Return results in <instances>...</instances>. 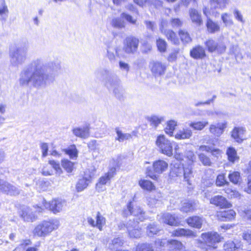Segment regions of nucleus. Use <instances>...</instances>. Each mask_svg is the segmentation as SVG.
I'll return each mask as SVG.
<instances>
[{"label": "nucleus", "mask_w": 251, "mask_h": 251, "mask_svg": "<svg viewBox=\"0 0 251 251\" xmlns=\"http://www.w3.org/2000/svg\"><path fill=\"white\" fill-rule=\"evenodd\" d=\"M61 66L57 61H47L42 58L33 60L21 72L19 79L21 86H33L36 88L45 87L50 83L49 75L60 73Z\"/></svg>", "instance_id": "obj_1"}, {"label": "nucleus", "mask_w": 251, "mask_h": 251, "mask_svg": "<svg viewBox=\"0 0 251 251\" xmlns=\"http://www.w3.org/2000/svg\"><path fill=\"white\" fill-rule=\"evenodd\" d=\"M103 82L104 86L109 92L119 100L123 98L125 91L122 85L119 76L111 69L106 67L102 68L97 72Z\"/></svg>", "instance_id": "obj_2"}, {"label": "nucleus", "mask_w": 251, "mask_h": 251, "mask_svg": "<svg viewBox=\"0 0 251 251\" xmlns=\"http://www.w3.org/2000/svg\"><path fill=\"white\" fill-rule=\"evenodd\" d=\"M28 48L26 46L11 45L9 55L10 63L16 67L23 64L26 59Z\"/></svg>", "instance_id": "obj_3"}, {"label": "nucleus", "mask_w": 251, "mask_h": 251, "mask_svg": "<svg viewBox=\"0 0 251 251\" xmlns=\"http://www.w3.org/2000/svg\"><path fill=\"white\" fill-rule=\"evenodd\" d=\"M58 227V222L57 221H43L35 227L33 233L35 236L45 237L53 230L57 228Z\"/></svg>", "instance_id": "obj_4"}, {"label": "nucleus", "mask_w": 251, "mask_h": 251, "mask_svg": "<svg viewBox=\"0 0 251 251\" xmlns=\"http://www.w3.org/2000/svg\"><path fill=\"white\" fill-rule=\"evenodd\" d=\"M203 242L206 245V251H215L217 246L215 244L221 241V236L216 232L211 231L201 234Z\"/></svg>", "instance_id": "obj_5"}, {"label": "nucleus", "mask_w": 251, "mask_h": 251, "mask_svg": "<svg viewBox=\"0 0 251 251\" xmlns=\"http://www.w3.org/2000/svg\"><path fill=\"white\" fill-rule=\"evenodd\" d=\"M156 145L162 153L168 156L173 155V143L165 135H160L157 136Z\"/></svg>", "instance_id": "obj_6"}, {"label": "nucleus", "mask_w": 251, "mask_h": 251, "mask_svg": "<svg viewBox=\"0 0 251 251\" xmlns=\"http://www.w3.org/2000/svg\"><path fill=\"white\" fill-rule=\"evenodd\" d=\"M43 204L46 209H49L54 214L60 212L67 206L66 201L61 199H53L49 202L44 200Z\"/></svg>", "instance_id": "obj_7"}, {"label": "nucleus", "mask_w": 251, "mask_h": 251, "mask_svg": "<svg viewBox=\"0 0 251 251\" xmlns=\"http://www.w3.org/2000/svg\"><path fill=\"white\" fill-rule=\"evenodd\" d=\"M139 41L135 37H127L124 41L123 50L128 54L135 53L138 50Z\"/></svg>", "instance_id": "obj_8"}, {"label": "nucleus", "mask_w": 251, "mask_h": 251, "mask_svg": "<svg viewBox=\"0 0 251 251\" xmlns=\"http://www.w3.org/2000/svg\"><path fill=\"white\" fill-rule=\"evenodd\" d=\"M205 45L210 52L217 51L218 53H223L226 50V46L224 43H218L212 39L206 41Z\"/></svg>", "instance_id": "obj_9"}, {"label": "nucleus", "mask_w": 251, "mask_h": 251, "mask_svg": "<svg viewBox=\"0 0 251 251\" xmlns=\"http://www.w3.org/2000/svg\"><path fill=\"white\" fill-rule=\"evenodd\" d=\"M139 221L130 220L126 224L129 235L130 238H138L141 236V228L138 226Z\"/></svg>", "instance_id": "obj_10"}, {"label": "nucleus", "mask_w": 251, "mask_h": 251, "mask_svg": "<svg viewBox=\"0 0 251 251\" xmlns=\"http://www.w3.org/2000/svg\"><path fill=\"white\" fill-rule=\"evenodd\" d=\"M150 67L151 72L155 76L164 75L166 69L165 64L159 61L151 62Z\"/></svg>", "instance_id": "obj_11"}, {"label": "nucleus", "mask_w": 251, "mask_h": 251, "mask_svg": "<svg viewBox=\"0 0 251 251\" xmlns=\"http://www.w3.org/2000/svg\"><path fill=\"white\" fill-rule=\"evenodd\" d=\"M0 191L10 195H18L19 189L5 180L0 179Z\"/></svg>", "instance_id": "obj_12"}, {"label": "nucleus", "mask_w": 251, "mask_h": 251, "mask_svg": "<svg viewBox=\"0 0 251 251\" xmlns=\"http://www.w3.org/2000/svg\"><path fill=\"white\" fill-rule=\"evenodd\" d=\"M128 211L130 215H133L136 217V220L143 221L145 219V212L139 206H133L131 202L127 205Z\"/></svg>", "instance_id": "obj_13"}, {"label": "nucleus", "mask_w": 251, "mask_h": 251, "mask_svg": "<svg viewBox=\"0 0 251 251\" xmlns=\"http://www.w3.org/2000/svg\"><path fill=\"white\" fill-rule=\"evenodd\" d=\"M106 53L105 56L108 59L111 63L116 60V57L118 55V49L116 46L111 43H108L106 45Z\"/></svg>", "instance_id": "obj_14"}, {"label": "nucleus", "mask_w": 251, "mask_h": 251, "mask_svg": "<svg viewBox=\"0 0 251 251\" xmlns=\"http://www.w3.org/2000/svg\"><path fill=\"white\" fill-rule=\"evenodd\" d=\"M210 203L221 208H229L232 205L222 196H215L210 200Z\"/></svg>", "instance_id": "obj_15"}, {"label": "nucleus", "mask_w": 251, "mask_h": 251, "mask_svg": "<svg viewBox=\"0 0 251 251\" xmlns=\"http://www.w3.org/2000/svg\"><path fill=\"white\" fill-rule=\"evenodd\" d=\"M72 132L75 136L82 138H87L90 135L89 127L87 126L82 127H75L72 129Z\"/></svg>", "instance_id": "obj_16"}, {"label": "nucleus", "mask_w": 251, "mask_h": 251, "mask_svg": "<svg viewBox=\"0 0 251 251\" xmlns=\"http://www.w3.org/2000/svg\"><path fill=\"white\" fill-rule=\"evenodd\" d=\"M190 19L193 23L198 26L202 24V20L201 14L195 8H190L189 10Z\"/></svg>", "instance_id": "obj_17"}, {"label": "nucleus", "mask_w": 251, "mask_h": 251, "mask_svg": "<svg viewBox=\"0 0 251 251\" xmlns=\"http://www.w3.org/2000/svg\"><path fill=\"white\" fill-rule=\"evenodd\" d=\"M235 212L231 209L219 212L217 214L218 219L222 221H231L235 218Z\"/></svg>", "instance_id": "obj_18"}, {"label": "nucleus", "mask_w": 251, "mask_h": 251, "mask_svg": "<svg viewBox=\"0 0 251 251\" xmlns=\"http://www.w3.org/2000/svg\"><path fill=\"white\" fill-rule=\"evenodd\" d=\"M226 127V123H219L217 126L211 125L209 128L211 133L216 137H220L224 132L225 128Z\"/></svg>", "instance_id": "obj_19"}, {"label": "nucleus", "mask_w": 251, "mask_h": 251, "mask_svg": "<svg viewBox=\"0 0 251 251\" xmlns=\"http://www.w3.org/2000/svg\"><path fill=\"white\" fill-rule=\"evenodd\" d=\"M21 216L25 221L27 222H32L36 219L34 213L29 207L23 208Z\"/></svg>", "instance_id": "obj_20"}, {"label": "nucleus", "mask_w": 251, "mask_h": 251, "mask_svg": "<svg viewBox=\"0 0 251 251\" xmlns=\"http://www.w3.org/2000/svg\"><path fill=\"white\" fill-rule=\"evenodd\" d=\"M168 164L163 160H158L153 163V168L155 173L160 174L165 172L168 168Z\"/></svg>", "instance_id": "obj_21"}, {"label": "nucleus", "mask_w": 251, "mask_h": 251, "mask_svg": "<svg viewBox=\"0 0 251 251\" xmlns=\"http://www.w3.org/2000/svg\"><path fill=\"white\" fill-rule=\"evenodd\" d=\"M213 172L211 169L207 170L204 176L202 177V182L206 187H209L212 185L214 182Z\"/></svg>", "instance_id": "obj_22"}, {"label": "nucleus", "mask_w": 251, "mask_h": 251, "mask_svg": "<svg viewBox=\"0 0 251 251\" xmlns=\"http://www.w3.org/2000/svg\"><path fill=\"white\" fill-rule=\"evenodd\" d=\"M168 248L171 251H185V247L182 243L176 240H169Z\"/></svg>", "instance_id": "obj_23"}, {"label": "nucleus", "mask_w": 251, "mask_h": 251, "mask_svg": "<svg viewBox=\"0 0 251 251\" xmlns=\"http://www.w3.org/2000/svg\"><path fill=\"white\" fill-rule=\"evenodd\" d=\"M172 235L173 236H185L187 237L196 236L195 233L192 230L183 228H179L174 230L172 233Z\"/></svg>", "instance_id": "obj_24"}, {"label": "nucleus", "mask_w": 251, "mask_h": 251, "mask_svg": "<svg viewBox=\"0 0 251 251\" xmlns=\"http://www.w3.org/2000/svg\"><path fill=\"white\" fill-rule=\"evenodd\" d=\"M204 222L203 219L199 216H193L187 219L188 225L193 227L201 228Z\"/></svg>", "instance_id": "obj_25"}, {"label": "nucleus", "mask_w": 251, "mask_h": 251, "mask_svg": "<svg viewBox=\"0 0 251 251\" xmlns=\"http://www.w3.org/2000/svg\"><path fill=\"white\" fill-rule=\"evenodd\" d=\"M245 132L243 127H235L232 131L231 136L236 142L241 143L244 139Z\"/></svg>", "instance_id": "obj_26"}, {"label": "nucleus", "mask_w": 251, "mask_h": 251, "mask_svg": "<svg viewBox=\"0 0 251 251\" xmlns=\"http://www.w3.org/2000/svg\"><path fill=\"white\" fill-rule=\"evenodd\" d=\"M190 55L195 59H201L206 55L204 49L201 46L194 48L190 51Z\"/></svg>", "instance_id": "obj_27"}, {"label": "nucleus", "mask_w": 251, "mask_h": 251, "mask_svg": "<svg viewBox=\"0 0 251 251\" xmlns=\"http://www.w3.org/2000/svg\"><path fill=\"white\" fill-rule=\"evenodd\" d=\"M162 222L170 226H176L178 222L177 218L170 213H165L162 216Z\"/></svg>", "instance_id": "obj_28"}, {"label": "nucleus", "mask_w": 251, "mask_h": 251, "mask_svg": "<svg viewBox=\"0 0 251 251\" xmlns=\"http://www.w3.org/2000/svg\"><path fill=\"white\" fill-rule=\"evenodd\" d=\"M111 178H110L108 176H107L106 175L104 176H101L96 184V189L99 192L103 191L105 190V187L104 185L106 184L107 183H110V180Z\"/></svg>", "instance_id": "obj_29"}, {"label": "nucleus", "mask_w": 251, "mask_h": 251, "mask_svg": "<svg viewBox=\"0 0 251 251\" xmlns=\"http://www.w3.org/2000/svg\"><path fill=\"white\" fill-rule=\"evenodd\" d=\"M228 3V0H210L211 8L224 9Z\"/></svg>", "instance_id": "obj_30"}, {"label": "nucleus", "mask_w": 251, "mask_h": 251, "mask_svg": "<svg viewBox=\"0 0 251 251\" xmlns=\"http://www.w3.org/2000/svg\"><path fill=\"white\" fill-rule=\"evenodd\" d=\"M9 10L4 0H0V20L5 21L7 17Z\"/></svg>", "instance_id": "obj_31"}, {"label": "nucleus", "mask_w": 251, "mask_h": 251, "mask_svg": "<svg viewBox=\"0 0 251 251\" xmlns=\"http://www.w3.org/2000/svg\"><path fill=\"white\" fill-rule=\"evenodd\" d=\"M206 26L208 31L211 33L220 31V27L217 23L213 22L210 18H207L206 22Z\"/></svg>", "instance_id": "obj_32"}, {"label": "nucleus", "mask_w": 251, "mask_h": 251, "mask_svg": "<svg viewBox=\"0 0 251 251\" xmlns=\"http://www.w3.org/2000/svg\"><path fill=\"white\" fill-rule=\"evenodd\" d=\"M91 182L90 177H83L80 179L76 185V189L77 192H81L85 189Z\"/></svg>", "instance_id": "obj_33"}, {"label": "nucleus", "mask_w": 251, "mask_h": 251, "mask_svg": "<svg viewBox=\"0 0 251 251\" xmlns=\"http://www.w3.org/2000/svg\"><path fill=\"white\" fill-rule=\"evenodd\" d=\"M226 154L227 156L228 160L232 163H234L235 161L239 159L237 151L233 147L228 148L226 150Z\"/></svg>", "instance_id": "obj_34"}, {"label": "nucleus", "mask_w": 251, "mask_h": 251, "mask_svg": "<svg viewBox=\"0 0 251 251\" xmlns=\"http://www.w3.org/2000/svg\"><path fill=\"white\" fill-rule=\"evenodd\" d=\"M162 33L166 36L168 40L171 41L174 44L176 45L179 43L176 34L173 30L170 29L164 30V31Z\"/></svg>", "instance_id": "obj_35"}, {"label": "nucleus", "mask_w": 251, "mask_h": 251, "mask_svg": "<svg viewBox=\"0 0 251 251\" xmlns=\"http://www.w3.org/2000/svg\"><path fill=\"white\" fill-rule=\"evenodd\" d=\"M192 134L191 130L183 129L178 131L175 135V138L177 139H185L189 138Z\"/></svg>", "instance_id": "obj_36"}, {"label": "nucleus", "mask_w": 251, "mask_h": 251, "mask_svg": "<svg viewBox=\"0 0 251 251\" xmlns=\"http://www.w3.org/2000/svg\"><path fill=\"white\" fill-rule=\"evenodd\" d=\"M147 119L150 123L151 125L154 127H156L164 121L163 117L156 115L149 116L147 118Z\"/></svg>", "instance_id": "obj_37"}, {"label": "nucleus", "mask_w": 251, "mask_h": 251, "mask_svg": "<svg viewBox=\"0 0 251 251\" xmlns=\"http://www.w3.org/2000/svg\"><path fill=\"white\" fill-rule=\"evenodd\" d=\"M184 179L187 181L188 184H190V179L192 176V167L191 165H189L187 167H183V173Z\"/></svg>", "instance_id": "obj_38"}, {"label": "nucleus", "mask_w": 251, "mask_h": 251, "mask_svg": "<svg viewBox=\"0 0 251 251\" xmlns=\"http://www.w3.org/2000/svg\"><path fill=\"white\" fill-rule=\"evenodd\" d=\"M196 209V204L191 201L184 202L181 207V211L184 212H192Z\"/></svg>", "instance_id": "obj_39"}, {"label": "nucleus", "mask_w": 251, "mask_h": 251, "mask_svg": "<svg viewBox=\"0 0 251 251\" xmlns=\"http://www.w3.org/2000/svg\"><path fill=\"white\" fill-rule=\"evenodd\" d=\"M221 19L226 27H230L234 24L230 14L227 13H224L221 15Z\"/></svg>", "instance_id": "obj_40"}, {"label": "nucleus", "mask_w": 251, "mask_h": 251, "mask_svg": "<svg viewBox=\"0 0 251 251\" xmlns=\"http://www.w3.org/2000/svg\"><path fill=\"white\" fill-rule=\"evenodd\" d=\"M160 231V229L154 224H151L147 227L146 232L149 236L151 237L156 234Z\"/></svg>", "instance_id": "obj_41"}, {"label": "nucleus", "mask_w": 251, "mask_h": 251, "mask_svg": "<svg viewBox=\"0 0 251 251\" xmlns=\"http://www.w3.org/2000/svg\"><path fill=\"white\" fill-rule=\"evenodd\" d=\"M178 34L181 41L184 43H188L192 40L189 33L186 30H179Z\"/></svg>", "instance_id": "obj_42"}, {"label": "nucleus", "mask_w": 251, "mask_h": 251, "mask_svg": "<svg viewBox=\"0 0 251 251\" xmlns=\"http://www.w3.org/2000/svg\"><path fill=\"white\" fill-rule=\"evenodd\" d=\"M116 131L117 135V137L116 138V139L119 142H123L131 138V135L130 134L124 133L118 128H116Z\"/></svg>", "instance_id": "obj_43"}, {"label": "nucleus", "mask_w": 251, "mask_h": 251, "mask_svg": "<svg viewBox=\"0 0 251 251\" xmlns=\"http://www.w3.org/2000/svg\"><path fill=\"white\" fill-rule=\"evenodd\" d=\"M65 151L66 154H68L72 159L76 158L77 157L78 151L75 145L70 146L68 149H65Z\"/></svg>", "instance_id": "obj_44"}, {"label": "nucleus", "mask_w": 251, "mask_h": 251, "mask_svg": "<svg viewBox=\"0 0 251 251\" xmlns=\"http://www.w3.org/2000/svg\"><path fill=\"white\" fill-rule=\"evenodd\" d=\"M111 163L112 166L110 168L108 172L105 174L111 179L116 174L117 168L119 167L118 162L115 160H112Z\"/></svg>", "instance_id": "obj_45"}, {"label": "nucleus", "mask_w": 251, "mask_h": 251, "mask_svg": "<svg viewBox=\"0 0 251 251\" xmlns=\"http://www.w3.org/2000/svg\"><path fill=\"white\" fill-rule=\"evenodd\" d=\"M139 184L143 189L151 191L155 188L152 183L149 180H141L139 181Z\"/></svg>", "instance_id": "obj_46"}, {"label": "nucleus", "mask_w": 251, "mask_h": 251, "mask_svg": "<svg viewBox=\"0 0 251 251\" xmlns=\"http://www.w3.org/2000/svg\"><path fill=\"white\" fill-rule=\"evenodd\" d=\"M158 197L157 198L156 196L153 194H150L147 197V204L150 207H154L159 202Z\"/></svg>", "instance_id": "obj_47"}, {"label": "nucleus", "mask_w": 251, "mask_h": 251, "mask_svg": "<svg viewBox=\"0 0 251 251\" xmlns=\"http://www.w3.org/2000/svg\"><path fill=\"white\" fill-rule=\"evenodd\" d=\"M176 126V121L171 120L168 122L167 126L165 129L166 133L168 135L172 136Z\"/></svg>", "instance_id": "obj_48"}, {"label": "nucleus", "mask_w": 251, "mask_h": 251, "mask_svg": "<svg viewBox=\"0 0 251 251\" xmlns=\"http://www.w3.org/2000/svg\"><path fill=\"white\" fill-rule=\"evenodd\" d=\"M229 180L234 184H238L240 182L241 176L238 172H233L228 175Z\"/></svg>", "instance_id": "obj_49"}, {"label": "nucleus", "mask_w": 251, "mask_h": 251, "mask_svg": "<svg viewBox=\"0 0 251 251\" xmlns=\"http://www.w3.org/2000/svg\"><path fill=\"white\" fill-rule=\"evenodd\" d=\"M105 223V219L103 217L99 212L97 213L96 216V226L101 230L103 226Z\"/></svg>", "instance_id": "obj_50"}, {"label": "nucleus", "mask_w": 251, "mask_h": 251, "mask_svg": "<svg viewBox=\"0 0 251 251\" xmlns=\"http://www.w3.org/2000/svg\"><path fill=\"white\" fill-rule=\"evenodd\" d=\"M136 251H153V249L151 244L142 243L137 246Z\"/></svg>", "instance_id": "obj_51"}, {"label": "nucleus", "mask_w": 251, "mask_h": 251, "mask_svg": "<svg viewBox=\"0 0 251 251\" xmlns=\"http://www.w3.org/2000/svg\"><path fill=\"white\" fill-rule=\"evenodd\" d=\"M199 158L202 164L204 166H210L212 162L210 158L204 153H200L199 154Z\"/></svg>", "instance_id": "obj_52"}, {"label": "nucleus", "mask_w": 251, "mask_h": 251, "mask_svg": "<svg viewBox=\"0 0 251 251\" xmlns=\"http://www.w3.org/2000/svg\"><path fill=\"white\" fill-rule=\"evenodd\" d=\"M112 25L114 27L118 28H122L125 27V23L124 21L121 18H116L112 20Z\"/></svg>", "instance_id": "obj_53"}, {"label": "nucleus", "mask_w": 251, "mask_h": 251, "mask_svg": "<svg viewBox=\"0 0 251 251\" xmlns=\"http://www.w3.org/2000/svg\"><path fill=\"white\" fill-rule=\"evenodd\" d=\"M224 250L225 251H234L238 249L235 243L231 241H228L225 243L223 246Z\"/></svg>", "instance_id": "obj_54"}, {"label": "nucleus", "mask_w": 251, "mask_h": 251, "mask_svg": "<svg viewBox=\"0 0 251 251\" xmlns=\"http://www.w3.org/2000/svg\"><path fill=\"white\" fill-rule=\"evenodd\" d=\"M207 124H208L207 122H198L190 123V126L191 127H192L193 128H194V129L201 130Z\"/></svg>", "instance_id": "obj_55"}, {"label": "nucleus", "mask_w": 251, "mask_h": 251, "mask_svg": "<svg viewBox=\"0 0 251 251\" xmlns=\"http://www.w3.org/2000/svg\"><path fill=\"white\" fill-rule=\"evenodd\" d=\"M229 182L226 180L225 176L223 174L217 176L216 180V184L217 186H223L226 184H228Z\"/></svg>", "instance_id": "obj_56"}, {"label": "nucleus", "mask_w": 251, "mask_h": 251, "mask_svg": "<svg viewBox=\"0 0 251 251\" xmlns=\"http://www.w3.org/2000/svg\"><path fill=\"white\" fill-rule=\"evenodd\" d=\"M123 244V241L120 238H116L112 240V243L109 245V248L112 250H115L122 246Z\"/></svg>", "instance_id": "obj_57"}, {"label": "nucleus", "mask_w": 251, "mask_h": 251, "mask_svg": "<svg viewBox=\"0 0 251 251\" xmlns=\"http://www.w3.org/2000/svg\"><path fill=\"white\" fill-rule=\"evenodd\" d=\"M156 45L158 50L160 52H165L166 50L167 43L164 40L159 38L156 40Z\"/></svg>", "instance_id": "obj_58"}, {"label": "nucleus", "mask_w": 251, "mask_h": 251, "mask_svg": "<svg viewBox=\"0 0 251 251\" xmlns=\"http://www.w3.org/2000/svg\"><path fill=\"white\" fill-rule=\"evenodd\" d=\"M62 165L67 172L71 173L73 171L74 163L72 162L65 159L62 161Z\"/></svg>", "instance_id": "obj_59"}, {"label": "nucleus", "mask_w": 251, "mask_h": 251, "mask_svg": "<svg viewBox=\"0 0 251 251\" xmlns=\"http://www.w3.org/2000/svg\"><path fill=\"white\" fill-rule=\"evenodd\" d=\"M133 1L140 6H143L146 5L152 4L156 0H133Z\"/></svg>", "instance_id": "obj_60"}, {"label": "nucleus", "mask_w": 251, "mask_h": 251, "mask_svg": "<svg viewBox=\"0 0 251 251\" xmlns=\"http://www.w3.org/2000/svg\"><path fill=\"white\" fill-rule=\"evenodd\" d=\"M170 24L173 28H178L182 25L183 22L179 18H172Z\"/></svg>", "instance_id": "obj_61"}, {"label": "nucleus", "mask_w": 251, "mask_h": 251, "mask_svg": "<svg viewBox=\"0 0 251 251\" xmlns=\"http://www.w3.org/2000/svg\"><path fill=\"white\" fill-rule=\"evenodd\" d=\"M179 52V49L176 48L174 49L173 51L170 53L168 57V60L169 62L175 61L177 58V54Z\"/></svg>", "instance_id": "obj_62"}, {"label": "nucleus", "mask_w": 251, "mask_h": 251, "mask_svg": "<svg viewBox=\"0 0 251 251\" xmlns=\"http://www.w3.org/2000/svg\"><path fill=\"white\" fill-rule=\"evenodd\" d=\"M183 173V167H177L172 169L170 172V175L172 176H180Z\"/></svg>", "instance_id": "obj_63"}, {"label": "nucleus", "mask_w": 251, "mask_h": 251, "mask_svg": "<svg viewBox=\"0 0 251 251\" xmlns=\"http://www.w3.org/2000/svg\"><path fill=\"white\" fill-rule=\"evenodd\" d=\"M119 64L120 70L127 74L129 71V64L123 61H120Z\"/></svg>", "instance_id": "obj_64"}]
</instances>
